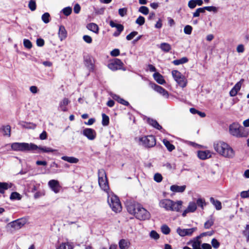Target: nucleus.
<instances>
[{
  "instance_id": "nucleus-1",
  "label": "nucleus",
  "mask_w": 249,
  "mask_h": 249,
  "mask_svg": "<svg viewBox=\"0 0 249 249\" xmlns=\"http://www.w3.org/2000/svg\"><path fill=\"white\" fill-rule=\"evenodd\" d=\"M98 183L101 188L107 194V202L112 211L118 213L122 210V205L119 198L113 193H110L109 185L105 170H98Z\"/></svg>"
},
{
  "instance_id": "nucleus-2",
  "label": "nucleus",
  "mask_w": 249,
  "mask_h": 249,
  "mask_svg": "<svg viewBox=\"0 0 249 249\" xmlns=\"http://www.w3.org/2000/svg\"><path fill=\"white\" fill-rule=\"evenodd\" d=\"M126 208L130 214L134 215L136 218L140 220H148L151 217L150 213L139 203H128Z\"/></svg>"
},
{
  "instance_id": "nucleus-3",
  "label": "nucleus",
  "mask_w": 249,
  "mask_h": 249,
  "mask_svg": "<svg viewBox=\"0 0 249 249\" xmlns=\"http://www.w3.org/2000/svg\"><path fill=\"white\" fill-rule=\"evenodd\" d=\"M214 150L220 155L229 159H232L235 156L233 149L227 143L218 142L213 144Z\"/></svg>"
},
{
  "instance_id": "nucleus-4",
  "label": "nucleus",
  "mask_w": 249,
  "mask_h": 249,
  "mask_svg": "<svg viewBox=\"0 0 249 249\" xmlns=\"http://www.w3.org/2000/svg\"><path fill=\"white\" fill-rule=\"evenodd\" d=\"M182 204L183 202L181 200L174 201L170 199H163L160 200L159 206L167 211L179 212Z\"/></svg>"
},
{
  "instance_id": "nucleus-5",
  "label": "nucleus",
  "mask_w": 249,
  "mask_h": 249,
  "mask_svg": "<svg viewBox=\"0 0 249 249\" xmlns=\"http://www.w3.org/2000/svg\"><path fill=\"white\" fill-rule=\"evenodd\" d=\"M229 132L231 135L237 138L247 137L248 136L245 128L236 123H233L230 125Z\"/></svg>"
},
{
  "instance_id": "nucleus-6",
  "label": "nucleus",
  "mask_w": 249,
  "mask_h": 249,
  "mask_svg": "<svg viewBox=\"0 0 249 249\" xmlns=\"http://www.w3.org/2000/svg\"><path fill=\"white\" fill-rule=\"evenodd\" d=\"M37 147L34 143L26 142H14L11 144V148L14 151H33V149Z\"/></svg>"
},
{
  "instance_id": "nucleus-7",
  "label": "nucleus",
  "mask_w": 249,
  "mask_h": 249,
  "mask_svg": "<svg viewBox=\"0 0 249 249\" xmlns=\"http://www.w3.org/2000/svg\"><path fill=\"white\" fill-rule=\"evenodd\" d=\"M172 74L174 80L179 86L181 88H184L186 86L187 83V79L179 71L173 70L172 71Z\"/></svg>"
},
{
  "instance_id": "nucleus-8",
  "label": "nucleus",
  "mask_w": 249,
  "mask_h": 249,
  "mask_svg": "<svg viewBox=\"0 0 249 249\" xmlns=\"http://www.w3.org/2000/svg\"><path fill=\"white\" fill-rule=\"evenodd\" d=\"M141 144L145 147H152L156 144V139L154 136L149 135L140 138Z\"/></svg>"
},
{
  "instance_id": "nucleus-9",
  "label": "nucleus",
  "mask_w": 249,
  "mask_h": 249,
  "mask_svg": "<svg viewBox=\"0 0 249 249\" xmlns=\"http://www.w3.org/2000/svg\"><path fill=\"white\" fill-rule=\"evenodd\" d=\"M124 64L122 61L119 59H115L108 64V67L112 71H115L118 70H124Z\"/></svg>"
},
{
  "instance_id": "nucleus-10",
  "label": "nucleus",
  "mask_w": 249,
  "mask_h": 249,
  "mask_svg": "<svg viewBox=\"0 0 249 249\" xmlns=\"http://www.w3.org/2000/svg\"><path fill=\"white\" fill-rule=\"evenodd\" d=\"M84 62L85 66L89 71H93L94 70V60L89 55L84 56Z\"/></svg>"
},
{
  "instance_id": "nucleus-11",
  "label": "nucleus",
  "mask_w": 249,
  "mask_h": 249,
  "mask_svg": "<svg viewBox=\"0 0 249 249\" xmlns=\"http://www.w3.org/2000/svg\"><path fill=\"white\" fill-rule=\"evenodd\" d=\"M197 228L196 227L192 228L191 229H182L180 228H178L177 229V232L181 236H185L186 235L190 236L194 232L196 231Z\"/></svg>"
},
{
  "instance_id": "nucleus-12",
  "label": "nucleus",
  "mask_w": 249,
  "mask_h": 249,
  "mask_svg": "<svg viewBox=\"0 0 249 249\" xmlns=\"http://www.w3.org/2000/svg\"><path fill=\"white\" fill-rule=\"evenodd\" d=\"M26 223V220L25 218H20L10 223L11 227L15 230H19Z\"/></svg>"
},
{
  "instance_id": "nucleus-13",
  "label": "nucleus",
  "mask_w": 249,
  "mask_h": 249,
  "mask_svg": "<svg viewBox=\"0 0 249 249\" xmlns=\"http://www.w3.org/2000/svg\"><path fill=\"white\" fill-rule=\"evenodd\" d=\"M83 134L89 140H93L96 136L95 131L92 128H86L84 129Z\"/></svg>"
},
{
  "instance_id": "nucleus-14",
  "label": "nucleus",
  "mask_w": 249,
  "mask_h": 249,
  "mask_svg": "<svg viewBox=\"0 0 249 249\" xmlns=\"http://www.w3.org/2000/svg\"><path fill=\"white\" fill-rule=\"evenodd\" d=\"M48 185L55 193H58L59 192L60 186L58 181L52 179L49 181Z\"/></svg>"
},
{
  "instance_id": "nucleus-15",
  "label": "nucleus",
  "mask_w": 249,
  "mask_h": 249,
  "mask_svg": "<svg viewBox=\"0 0 249 249\" xmlns=\"http://www.w3.org/2000/svg\"><path fill=\"white\" fill-rule=\"evenodd\" d=\"M70 103V101L68 98H64L61 101H60L58 109L63 112L68 111L67 106Z\"/></svg>"
},
{
  "instance_id": "nucleus-16",
  "label": "nucleus",
  "mask_w": 249,
  "mask_h": 249,
  "mask_svg": "<svg viewBox=\"0 0 249 249\" xmlns=\"http://www.w3.org/2000/svg\"><path fill=\"white\" fill-rule=\"evenodd\" d=\"M244 80L241 79L238 82H237L235 86L232 88L230 92V95L231 97L235 96L238 91L240 89L242 84H243Z\"/></svg>"
},
{
  "instance_id": "nucleus-17",
  "label": "nucleus",
  "mask_w": 249,
  "mask_h": 249,
  "mask_svg": "<svg viewBox=\"0 0 249 249\" xmlns=\"http://www.w3.org/2000/svg\"><path fill=\"white\" fill-rule=\"evenodd\" d=\"M152 88L157 92L161 94L162 96L168 97V93L167 90H166L164 89H163L161 86H160L155 84H153L152 85Z\"/></svg>"
},
{
  "instance_id": "nucleus-18",
  "label": "nucleus",
  "mask_w": 249,
  "mask_h": 249,
  "mask_svg": "<svg viewBox=\"0 0 249 249\" xmlns=\"http://www.w3.org/2000/svg\"><path fill=\"white\" fill-rule=\"evenodd\" d=\"M33 151H37V153H40V152L50 153V152H53L54 151H55L56 150L52 149L50 147H46V146H38L37 145V147L35 148L34 149H33Z\"/></svg>"
},
{
  "instance_id": "nucleus-19",
  "label": "nucleus",
  "mask_w": 249,
  "mask_h": 249,
  "mask_svg": "<svg viewBox=\"0 0 249 249\" xmlns=\"http://www.w3.org/2000/svg\"><path fill=\"white\" fill-rule=\"evenodd\" d=\"M197 156L200 159L204 160L211 158L212 154L211 152L208 150L199 151L198 152Z\"/></svg>"
},
{
  "instance_id": "nucleus-20",
  "label": "nucleus",
  "mask_w": 249,
  "mask_h": 249,
  "mask_svg": "<svg viewBox=\"0 0 249 249\" xmlns=\"http://www.w3.org/2000/svg\"><path fill=\"white\" fill-rule=\"evenodd\" d=\"M58 36L60 39V40H63L65 39L67 36V32L65 28V27L63 25H61L59 27V31H58Z\"/></svg>"
},
{
  "instance_id": "nucleus-21",
  "label": "nucleus",
  "mask_w": 249,
  "mask_h": 249,
  "mask_svg": "<svg viewBox=\"0 0 249 249\" xmlns=\"http://www.w3.org/2000/svg\"><path fill=\"white\" fill-rule=\"evenodd\" d=\"M185 185L178 186L176 185H173L171 186L170 190L173 192L182 193L185 191Z\"/></svg>"
},
{
  "instance_id": "nucleus-22",
  "label": "nucleus",
  "mask_w": 249,
  "mask_h": 249,
  "mask_svg": "<svg viewBox=\"0 0 249 249\" xmlns=\"http://www.w3.org/2000/svg\"><path fill=\"white\" fill-rule=\"evenodd\" d=\"M11 183L0 182V193L4 194L5 190L12 187Z\"/></svg>"
},
{
  "instance_id": "nucleus-23",
  "label": "nucleus",
  "mask_w": 249,
  "mask_h": 249,
  "mask_svg": "<svg viewBox=\"0 0 249 249\" xmlns=\"http://www.w3.org/2000/svg\"><path fill=\"white\" fill-rule=\"evenodd\" d=\"M130 246V242L125 239H122L119 242V246L120 249H128Z\"/></svg>"
},
{
  "instance_id": "nucleus-24",
  "label": "nucleus",
  "mask_w": 249,
  "mask_h": 249,
  "mask_svg": "<svg viewBox=\"0 0 249 249\" xmlns=\"http://www.w3.org/2000/svg\"><path fill=\"white\" fill-rule=\"evenodd\" d=\"M153 77L156 82L160 84L163 85L165 83L163 76L159 72L154 73Z\"/></svg>"
},
{
  "instance_id": "nucleus-25",
  "label": "nucleus",
  "mask_w": 249,
  "mask_h": 249,
  "mask_svg": "<svg viewBox=\"0 0 249 249\" xmlns=\"http://www.w3.org/2000/svg\"><path fill=\"white\" fill-rule=\"evenodd\" d=\"M147 123L152 126L153 127H155V128L160 130L162 129L161 126H160L159 124L158 123V122L154 120L153 119L148 118L147 120Z\"/></svg>"
},
{
  "instance_id": "nucleus-26",
  "label": "nucleus",
  "mask_w": 249,
  "mask_h": 249,
  "mask_svg": "<svg viewBox=\"0 0 249 249\" xmlns=\"http://www.w3.org/2000/svg\"><path fill=\"white\" fill-rule=\"evenodd\" d=\"M61 159L71 163H77L79 160L73 157L63 156Z\"/></svg>"
},
{
  "instance_id": "nucleus-27",
  "label": "nucleus",
  "mask_w": 249,
  "mask_h": 249,
  "mask_svg": "<svg viewBox=\"0 0 249 249\" xmlns=\"http://www.w3.org/2000/svg\"><path fill=\"white\" fill-rule=\"evenodd\" d=\"M200 237H197L195 239L191 241L192 246L193 249H201L200 248L201 241L199 240Z\"/></svg>"
},
{
  "instance_id": "nucleus-28",
  "label": "nucleus",
  "mask_w": 249,
  "mask_h": 249,
  "mask_svg": "<svg viewBox=\"0 0 249 249\" xmlns=\"http://www.w3.org/2000/svg\"><path fill=\"white\" fill-rule=\"evenodd\" d=\"M0 131L5 136L10 137L11 135V127L9 125L3 126L0 128Z\"/></svg>"
},
{
  "instance_id": "nucleus-29",
  "label": "nucleus",
  "mask_w": 249,
  "mask_h": 249,
  "mask_svg": "<svg viewBox=\"0 0 249 249\" xmlns=\"http://www.w3.org/2000/svg\"><path fill=\"white\" fill-rule=\"evenodd\" d=\"M210 202L214 206L217 210H220L222 209L221 203L218 200H215L213 197L210 199Z\"/></svg>"
},
{
  "instance_id": "nucleus-30",
  "label": "nucleus",
  "mask_w": 249,
  "mask_h": 249,
  "mask_svg": "<svg viewBox=\"0 0 249 249\" xmlns=\"http://www.w3.org/2000/svg\"><path fill=\"white\" fill-rule=\"evenodd\" d=\"M109 25L111 27H115L117 28V31L122 32L124 30V26L121 24L115 23L113 21L110 20Z\"/></svg>"
},
{
  "instance_id": "nucleus-31",
  "label": "nucleus",
  "mask_w": 249,
  "mask_h": 249,
  "mask_svg": "<svg viewBox=\"0 0 249 249\" xmlns=\"http://www.w3.org/2000/svg\"><path fill=\"white\" fill-rule=\"evenodd\" d=\"M159 48L164 52H169L171 49V45L167 43H161Z\"/></svg>"
},
{
  "instance_id": "nucleus-32",
  "label": "nucleus",
  "mask_w": 249,
  "mask_h": 249,
  "mask_svg": "<svg viewBox=\"0 0 249 249\" xmlns=\"http://www.w3.org/2000/svg\"><path fill=\"white\" fill-rule=\"evenodd\" d=\"M113 98L115 100L117 101L118 103H119L123 105H124L126 106H128L129 105V103L127 101L124 100L123 98H121L119 95H114V96H113Z\"/></svg>"
},
{
  "instance_id": "nucleus-33",
  "label": "nucleus",
  "mask_w": 249,
  "mask_h": 249,
  "mask_svg": "<svg viewBox=\"0 0 249 249\" xmlns=\"http://www.w3.org/2000/svg\"><path fill=\"white\" fill-rule=\"evenodd\" d=\"M162 142L169 151L171 152L175 148V146L167 140L163 139Z\"/></svg>"
},
{
  "instance_id": "nucleus-34",
  "label": "nucleus",
  "mask_w": 249,
  "mask_h": 249,
  "mask_svg": "<svg viewBox=\"0 0 249 249\" xmlns=\"http://www.w3.org/2000/svg\"><path fill=\"white\" fill-rule=\"evenodd\" d=\"M87 28L94 33H97L98 32V27L95 23H91L88 24Z\"/></svg>"
},
{
  "instance_id": "nucleus-35",
  "label": "nucleus",
  "mask_w": 249,
  "mask_h": 249,
  "mask_svg": "<svg viewBox=\"0 0 249 249\" xmlns=\"http://www.w3.org/2000/svg\"><path fill=\"white\" fill-rule=\"evenodd\" d=\"M188 59L187 57H182L180 59L175 60L173 61V63L175 65H178L187 62Z\"/></svg>"
},
{
  "instance_id": "nucleus-36",
  "label": "nucleus",
  "mask_w": 249,
  "mask_h": 249,
  "mask_svg": "<svg viewBox=\"0 0 249 249\" xmlns=\"http://www.w3.org/2000/svg\"><path fill=\"white\" fill-rule=\"evenodd\" d=\"M196 206L200 207L202 209H204L205 206L206 205V203L205 199L202 198H199L196 200Z\"/></svg>"
},
{
  "instance_id": "nucleus-37",
  "label": "nucleus",
  "mask_w": 249,
  "mask_h": 249,
  "mask_svg": "<svg viewBox=\"0 0 249 249\" xmlns=\"http://www.w3.org/2000/svg\"><path fill=\"white\" fill-rule=\"evenodd\" d=\"M196 208V204L195 202H190L187 207L188 211H189L190 213L194 212Z\"/></svg>"
},
{
  "instance_id": "nucleus-38",
  "label": "nucleus",
  "mask_w": 249,
  "mask_h": 249,
  "mask_svg": "<svg viewBox=\"0 0 249 249\" xmlns=\"http://www.w3.org/2000/svg\"><path fill=\"white\" fill-rule=\"evenodd\" d=\"M73 247L69 243H62L59 246H58L56 249H72Z\"/></svg>"
},
{
  "instance_id": "nucleus-39",
  "label": "nucleus",
  "mask_w": 249,
  "mask_h": 249,
  "mask_svg": "<svg viewBox=\"0 0 249 249\" xmlns=\"http://www.w3.org/2000/svg\"><path fill=\"white\" fill-rule=\"evenodd\" d=\"M102 124L104 126H107L109 124V119L108 116L106 115L105 113H103L102 115Z\"/></svg>"
},
{
  "instance_id": "nucleus-40",
  "label": "nucleus",
  "mask_w": 249,
  "mask_h": 249,
  "mask_svg": "<svg viewBox=\"0 0 249 249\" xmlns=\"http://www.w3.org/2000/svg\"><path fill=\"white\" fill-rule=\"evenodd\" d=\"M10 198L11 200H15V199L20 200L21 198V197L19 193H18L17 192H13L11 194Z\"/></svg>"
},
{
  "instance_id": "nucleus-41",
  "label": "nucleus",
  "mask_w": 249,
  "mask_h": 249,
  "mask_svg": "<svg viewBox=\"0 0 249 249\" xmlns=\"http://www.w3.org/2000/svg\"><path fill=\"white\" fill-rule=\"evenodd\" d=\"M50 15L49 13H45L42 15L41 19L45 23H48L50 22Z\"/></svg>"
},
{
  "instance_id": "nucleus-42",
  "label": "nucleus",
  "mask_w": 249,
  "mask_h": 249,
  "mask_svg": "<svg viewBox=\"0 0 249 249\" xmlns=\"http://www.w3.org/2000/svg\"><path fill=\"white\" fill-rule=\"evenodd\" d=\"M243 234L246 237L247 242H249V225H246L245 229L243 231Z\"/></svg>"
},
{
  "instance_id": "nucleus-43",
  "label": "nucleus",
  "mask_w": 249,
  "mask_h": 249,
  "mask_svg": "<svg viewBox=\"0 0 249 249\" xmlns=\"http://www.w3.org/2000/svg\"><path fill=\"white\" fill-rule=\"evenodd\" d=\"M161 231L163 234L166 235L168 234L170 232L169 227L166 225H163L161 226Z\"/></svg>"
},
{
  "instance_id": "nucleus-44",
  "label": "nucleus",
  "mask_w": 249,
  "mask_h": 249,
  "mask_svg": "<svg viewBox=\"0 0 249 249\" xmlns=\"http://www.w3.org/2000/svg\"><path fill=\"white\" fill-rule=\"evenodd\" d=\"M62 13L66 16H69L72 12V9L70 7H67L63 8L62 10Z\"/></svg>"
},
{
  "instance_id": "nucleus-45",
  "label": "nucleus",
  "mask_w": 249,
  "mask_h": 249,
  "mask_svg": "<svg viewBox=\"0 0 249 249\" xmlns=\"http://www.w3.org/2000/svg\"><path fill=\"white\" fill-rule=\"evenodd\" d=\"M28 7L32 11H35L36 7V1L30 0L28 4Z\"/></svg>"
},
{
  "instance_id": "nucleus-46",
  "label": "nucleus",
  "mask_w": 249,
  "mask_h": 249,
  "mask_svg": "<svg viewBox=\"0 0 249 249\" xmlns=\"http://www.w3.org/2000/svg\"><path fill=\"white\" fill-rule=\"evenodd\" d=\"M214 223V221L212 218H211L210 219L207 220L204 224V228L205 229H209Z\"/></svg>"
},
{
  "instance_id": "nucleus-47",
  "label": "nucleus",
  "mask_w": 249,
  "mask_h": 249,
  "mask_svg": "<svg viewBox=\"0 0 249 249\" xmlns=\"http://www.w3.org/2000/svg\"><path fill=\"white\" fill-rule=\"evenodd\" d=\"M144 22L145 18L141 16H139L136 20V23L140 26L143 25Z\"/></svg>"
},
{
  "instance_id": "nucleus-48",
  "label": "nucleus",
  "mask_w": 249,
  "mask_h": 249,
  "mask_svg": "<svg viewBox=\"0 0 249 249\" xmlns=\"http://www.w3.org/2000/svg\"><path fill=\"white\" fill-rule=\"evenodd\" d=\"M139 11L140 12H141V13H142L145 15H146L149 13V9L146 6H142L140 7Z\"/></svg>"
},
{
  "instance_id": "nucleus-49",
  "label": "nucleus",
  "mask_w": 249,
  "mask_h": 249,
  "mask_svg": "<svg viewBox=\"0 0 249 249\" xmlns=\"http://www.w3.org/2000/svg\"><path fill=\"white\" fill-rule=\"evenodd\" d=\"M23 45L24 47L27 49H31L32 47V44L31 42L27 39H24L23 40Z\"/></svg>"
},
{
  "instance_id": "nucleus-50",
  "label": "nucleus",
  "mask_w": 249,
  "mask_h": 249,
  "mask_svg": "<svg viewBox=\"0 0 249 249\" xmlns=\"http://www.w3.org/2000/svg\"><path fill=\"white\" fill-rule=\"evenodd\" d=\"M154 179L157 182H160L162 180V177L160 174L156 173L154 175Z\"/></svg>"
},
{
  "instance_id": "nucleus-51",
  "label": "nucleus",
  "mask_w": 249,
  "mask_h": 249,
  "mask_svg": "<svg viewBox=\"0 0 249 249\" xmlns=\"http://www.w3.org/2000/svg\"><path fill=\"white\" fill-rule=\"evenodd\" d=\"M192 27L190 25H186L184 28V32L185 34L190 35L192 33Z\"/></svg>"
},
{
  "instance_id": "nucleus-52",
  "label": "nucleus",
  "mask_w": 249,
  "mask_h": 249,
  "mask_svg": "<svg viewBox=\"0 0 249 249\" xmlns=\"http://www.w3.org/2000/svg\"><path fill=\"white\" fill-rule=\"evenodd\" d=\"M138 34V33L136 31L132 32L131 33H130L126 36V39L127 40H130L132 39H133L136 35H137Z\"/></svg>"
},
{
  "instance_id": "nucleus-53",
  "label": "nucleus",
  "mask_w": 249,
  "mask_h": 249,
  "mask_svg": "<svg viewBox=\"0 0 249 249\" xmlns=\"http://www.w3.org/2000/svg\"><path fill=\"white\" fill-rule=\"evenodd\" d=\"M211 244L214 249H218L220 245L219 242L215 238L212 240Z\"/></svg>"
},
{
  "instance_id": "nucleus-54",
  "label": "nucleus",
  "mask_w": 249,
  "mask_h": 249,
  "mask_svg": "<svg viewBox=\"0 0 249 249\" xmlns=\"http://www.w3.org/2000/svg\"><path fill=\"white\" fill-rule=\"evenodd\" d=\"M118 13L121 17H123L127 14V9L126 8H120L119 9Z\"/></svg>"
},
{
  "instance_id": "nucleus-55",
  "label": "nucleus",
  "mask_w": 249,
  "mask_h": 249,
  "mask_svg": "<svg viewBox=\"0 0 249 249\" xmlns=\"http://www.w3.org/2000/svg\"><path fill=\"white\" fill-rule=\"evenodd\" d=\"M205 9H206V10L210 12H213L214 13H216L217 12V8L213 6H205Z\"/></svg>"
},
{
  "instance_id": "nucleus-56",
  "label": "nucleus",
  "mask_w": 249,
  "mask_h": 249,
  "mask_svg": "<svg viewBox=\"0 0 249 249\" xmlns=\"http://www.w3.org/2000/svg\"><path fill=\"white\" fill-rule=\"evenodd\" d=\"M150 237L154 239H158L159 238V234L155 231H152L150 233Z\"/></svg>"
},
{
  "instance_id": "nucleus-57",
  "label": "nucleus",
  "mask_w": 249,
  "mask_h": 249,
  "mask_svg": "<svg viewBox=\"0 0 249 249\" xmlns=\"http://www.w3.org/2000/svg\"><path fill=\"white\" fill-rule=\"evenodd\" d=\"M240 196L243 198L249 197V190L241 192L240 193Z\"/></svg>"
},
{
  "instance_id": "nucleus-58",
  "label": "nucleus",
  "mask_w": 249,
  "mask_h": 249,
  "mask_svg": "<svg viewBox=\"0 0 249 249\" xmlns=\"http://www.w3.org/2000/svg\"><path fill=\"white\" fill-rule=\"evenodd\" d=\"M25 124L24 125V126L27 128L34 129L36 127V124H34L27 123H25Z\"/></svg>"
},
{
  "instance_id": "nucleus-59",
  "label": "nucleus",
  "mask_w": 249,
  "mask_h": 249,
  "mask_svg": "<svg viewBox=\"0 0 249 249\" xmlns=\"http://www.w3.org/2000/svg\"><path fill=\"white\" fill-rule=\"evenodd\" d=\"M83 40L88 43H91L92 42V38L88 35H84L83 37Z\"/></svg>"
},
{
  "instance_id": "nucleus-60",
  "label": "nucleus",
  "mask_w": 249,
  "mask_h": 249,
  "mask_svg": "<svg viewBox=\"0 0 249 249\" xmlns=\"http://www.w3.org/2000/svg\"><path fill=\"white\" fill-rule=\"evenodd\" d=\"M188 7L190 9H194L196 7V3L195 0H191L188 2Z\"/></svg>"
},
{
  "instance_id": "nucleus-61",
  "label": "nucleus",
  "mask_w": 249,
  "mask_h": 249,
  "mask_svg": "<svg viewBox=\"0 0 249 249\" xmlns=\"http://www.w3.org/2000/svg\"><path fill=\"white\" fill-rule=\"evenodd\" d=\"M110 54L112 56H117L120 54V51L118 49H115L110 52Z\"/></svg>"
},
{
  "instance_id": "nucleus-62",
  "label": "nucleus",
  "mask_w": 249,
  "mask_h": 249,
  "mask_svg": "<svg viewBox=\"0 0 249 249\" xmlns=\"http://www.w3.org/2000/svg\"><path fill=\"white\" fill-rule=\"evenodd\" d=\"M80 10L81 7L80 5L78 3L75 4L73 8L74 12L75 14H78L80 12Z\"/></svg>"
},
{
  "instance_id": "nucleus-63",
  "label": "nucleus",
  "mask_w": 249,
  "mask_h": 249,
  "mask_svg": "<svg viewBox=\"0 0 249 249\" xmlns=\"http://www.w3.org/2000/svg\"><path fill=\"white\" fill-rule=\"evenodd\" d=\"M47 138V133L45 131H43L39 135V139L41 140H46Z\"/></svg>"
},
{
  "instance_id": "nucleus-64",
  "label": "nucleus",
  "mask_w": 249,
  "mask_h": 249,
  "mask_svg": "<svg viewBox=\"0 0 249 249\" xmlns=\"http://www.w3.org/2000/svg\"><path fill=\"white\" fill-rule=\"evenodd\" d=\"M36 44L39 47H42L44 45V40L42 38H38L36 40Z\"/></svg>"
}]
</instances>
